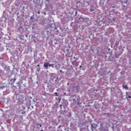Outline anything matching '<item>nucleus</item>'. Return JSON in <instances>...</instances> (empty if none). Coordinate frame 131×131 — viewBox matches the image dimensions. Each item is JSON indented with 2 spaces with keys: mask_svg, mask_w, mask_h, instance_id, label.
Segmentation results:
<instances>
[{
  "mask_svg": "<svg viewBox=\"0 0 131 131\" xmlns=\"http://www.w3.org/2000/svg\"><path fill=\"white\" fill-rule=\"evenodd\" d=\"M30 19H31V20H32V16H31V17H30Z\"/></svg>",
  "mask_w": 131,
  "mask_h": 131,
  "instance_id": "14",
  "label": "nucleus"
},
{
  "mask_svg": "<svg viewBox=\"0 0 131 131\" xmlns=\"http://www.w3.org/2000/svg\"><path fill=\"white\" fill-rule=\"evenodd\" d=\"M43 67H45L46 69H49V62H46L44 63Z\"/></svg>",
  "mask_w": 131,
  "mask_h": 131,
  "instance_id": "2",
  "label": "nucleus"
},
{
  "mask_svg": "<svg viewBox=\"0 0 131 131\" xmlns=\"http://www.w3.org/2000/svg\"><path fill=\"white\" fill-rule=\"evenodd\" d=\"M4 89H5V86L4 85L0 86V90H4Z\"/></svg>",
  "mask_w": 131,
  "mask_h": 131,
  "instance_id": "6",
  "label": "nucleus"
},
{
  "mask_svg": "<svg viewBox=\"0 0 131 131\" xmlns=\"http://www.w3.org/2000/svg\"><path fill=\"white\" fill-rule=\"evenodd\" d=\"M74 104H76V105H78L79 101L75 100V99H73Z\"/></svg>",
  "mask_w": 131,
  "mask_h": 131,
  "instance_id": "4",
  "label": "nucleus"
},
{
  "mask_svg": "<svg viewBox=\"0 0 131 131\" xmlns=\"http://www.w3.org/2000/svg\"><path fill=\"white\" fill-rule=\"evenodd\" d=\"M60 72H62V70H60Z\"/></svg>",
  "mask_w": 131,
  "mask_h": 131,
  "instance_id": "19",
  "label": "nucleus"
},
{
  "mask_svg": "<svg viewBox=\"0 0 131 131\" xmlns=\"http://www.w3.org/2000/svg\"><path fill=\"white\" fill-rule=\"evenodd\" d=\"M91 127H92L91 129H92V131H94V129H96V124H94V123L92 124H91Z\"/></svg>",
  "mask_w": 131,
  "mask_h": 131,
  "instance_id": "1",
  "label": "nucleus"
},
{
  "mask_svg": "<svg viewBox=\"0 0 131 131\" xmlns=\"http://www.w3.org/2000/svg\"><path fill=\"white\" fill-rule=\"evenodd\" d=\"M18 87H19V89H21V85H20V84H19V85H18Z\"/></svg>",
  "mask_w": 131,
  "mask_h": 131,
  "instance_id": "10",
  "label": "nucleus"
},
{
  "mask_svg": "<svg viewBox=\"0 0 131 131\" xmlns=\"http://www.w3.org/2000/svg\"><path fill=\"white\" fill-rule=\"evenodd\" d=\"M53 65H54V64H50V63L48 62V66L49 67H52V66H53Z\"/></svg>",
  "mask_w": 131,
  "mask_h": 131,
  "instance_id": "7",
  "label": "nucleus"
},
{
  "mask_svg": "<svg viewBox=\"0 0 131 131\" xmlns=\"http://www.w3.org/2000/svg\"><path fill=\"white\" fill-rule=\"evenodd\" d=\"M128 98H129V99H131V96H130V95L128 96Z\"/></svg>",
  "mask_w": 131,
  "mask_h": 131,
  "instance_id": "11",
  "label": "nucleus"
},
{
  "mask_svg": "<svg viewBox=\"0 0 131 131\" xmlns=\"http://www.w3.org/2000/svg\"><path fill=\"white\" fill-rule=\"evenodd\" d=\"M54 94H55V96H59V94H58V93H57V92H55Z\"/></svg>",
  "mask_w": 131,
  "mask_h": 131,
  "instance_id": "8",
  "label": "nucleus"
},
{
  "mask_svg": "<svg viewBox=\"0 0 131 131\" xmlns=\"http://www.w3.org/2000/svg\"><path fill=\"white\" fill-rule=\"evenodd\" d=\"M60 107H62V105H61V104H60Z\"/></svg>",
  "mask_w": 131,
  "mask_h": 131,
  "instance_id": "17",
  "label": "nucleus"
},
{
  "mask_svg": "<svg viewBox=\"0 0 131 131\" xmlns=\"http://www.w3.org/2000/svg\"><path fill=\"white\" fill-rule=\"evenodd\" d=\"M82 66H80V68H81Z\"/></svg>",
  "mask_w": 131,
  "mask_h": 131,
  "instance_id": "16",
  "label": "nucleus"
},
{
  "mask_svg": "<svg viewBox=\"0 0 131 131\" xmlns=\"http://www.w3.org/2000/svg\"><path fill=\"white\" fill-rule=\"evenodd\" d=\"M123 89H125V90H127L128 89V87H127V85H123Z\"/></svg>",
  "mask_w": 131,
  "mask_h": 131,
  "instance_id": "5",
  "label": "nucleus"
},
{
  "mask_svg": "<svg viewBox=\"0 0 131 131\" xmlns=\"http://www.w3.org/2000/svg\"><path fill=\"white\" fill-rule=\"evenodd\" d=\"M37 67H39L40 65L39 64H37Z\"/></svg>",
  "mask_w": 131,
  "mask_h": 131,
  "instance_id": "12",
  "label": "nucleus"
},
{
  "mask_svg": "<svg viewBox=\"0 0 131 131\" xmlns=\"http://www.w3.org/2000/svg\"><path fill=\"white\" fill-rule=\"evenodd\" d=\"M38 14H40V12H38Z\"/></svg>",
  "mask_w": 131,
  "mask_h": 131,
  "instance_id": "18",
  "label": "nucleus"
},
{
  "mask_svg": "<svg viewBox=\"0 0 131 131\" xmlns=\"http://www.w3.org/2000/svg\"><path fill=\"white\" fill-rule=\"evenodd\" d=\"M37 71H38V72H39V71H40V68H38L37 69Z\"/></svg>",
  "mask_w": 131,
  "mask_h": 131,
  "instance_id": "9",
  "label": "nucleus"
},
{
  "mask_svg": "<svg viewBox=\"0 0 131 131\" xmlns=\"http://www.w3.org/2000/svg\"><path fill=\"white\" fill-rule=\"evenodd\" d=\"M39 125L40 127H41V126H42L41 124H40Z\"/></svg>",
  "mask_w": 131,
  "mask_h": 131,
  "instance_id": "13",
  "label": "nucleus"
},
{
  "mask_svg": "<svg viewBox=\"0 0 131 131\" xmlns=\"http://www.w3.org/2000/svg\"><path fill=\"white\" fill-rule=\"evenodd\" d=\"M0 60H3V58L0 57Z\"/></svg>",
  "mask_w": 131,
  "mask_h": 131,
  "instance_id": "15",
  "label": "nucleus"
},
{
  "mask_svg": "<svg viewBox=\"0 0 131 131\" xmlns=\"http://www.w3.org/2000/svg\"><path fill=\"white\" fill-rule=\"evenodd\" d=\"M15 81H16V79L12 78L10 80V83L11 84H14L15 83Z\"/></svg>",
  "mask_w": 131,
  "mask_h": 131,
  "instance_id": "3",
  "label": "nucleus"
}]
</instances>
